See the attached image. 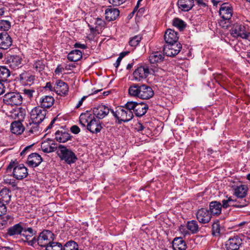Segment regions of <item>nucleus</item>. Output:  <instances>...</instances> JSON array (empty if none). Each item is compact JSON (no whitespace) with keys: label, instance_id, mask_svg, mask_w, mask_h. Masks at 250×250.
Here are the masks:
<instances>
[{"label":"nucleus","instance_id":"nucleus-12","mask_svg":"<svg viewBox=\"0 0 250 250\" xmlns=\"http://www.w3.org/2000/svg\"><path fill=\"white\" fill-rule=\"evenodd\" d=\"M111 110L107 106L101 104L94 107L93 112L94 115L98 119H102L108 115Z\"/></svg>","mask_w":250,"mask_h":250},{"label":"nucleus","instance_id":"nucleus-60","mask_svg":"<svg viewBox=\"0 0 250 250\" xmlns=\"http://www.w3.org/2000/svg\"><path fill=\"white\" fill-rule=\"evenodd\" d=\"M31 147L32 145L25 147L21 152V156H23L26 153V152L28 151L31 148Z\"/></svg>","mask_w":250,"mask_h":250},{"label":"nucleus","instance_id":"nucleus-49","mask_svg":"<svg viewBox=\"0 0 250 250\" xmlns=\"http://www.w3.org/2000/svg\"><path fill=\"white\" fill-rule=\"evenodd\" d=\"M95 23L96 24L95 28L97 31H99V29L101 30L105 25L104 21L99 18L96 19Z\"/></svg>","mask_w":250,"mask_h":250},{"label":"nucleus","instance_id":"nucleus-56","mask_svg":"<svg viewBox=\"0 0 250 250\" xmlns=\"http://www.w3.org/2000/svg\"><path fill=\"white\" fill-rule=\"evenodd\" d=\"M144 128V126L140 122H138L135 125V129L139 132L143 130Z\"/></svg>","mask_w":250,"mask_h":250},{"label":"nucleus","instance_id":"nucleus-18","mask_svg":"<svg viewBox=\"0 0 250 250\" xmlns=\"http://www.w3.org/2000/svg\"><path fill=\"white\" fill-rule=\"evenodd\" d=\"M58 95H66L68 92V86L66 83L62 80H58L53 88Z\"/></svg>","mask_w":250,"mask_h":250},{"label":"nucleus","instance_id":"nucleus-24","mask_svg":"<svg viewBox=\"0 0 250 250\" xmlns=\"http://www.w3.org/2000/svg\"><path fill=\"white\" fill-rule=\"evenodd\" d=\"M178 8L182 11L188 12L194 6L193 0H178L177 2Z\"/></svg>","mask_w":250,"mask_h":250},{"label":"nucleus","instance_id":"nucleus-53","mask_svg":"<svg viewBox=\"0 0 250 250\" xmlns=\"http://www.w3.org/2000/svg\"><path fill=\"white\" fill-rule=\"evenodd\" d=\"M7 211V208L4 203L0 202V216L5 214Z\"/></svg>","mask_w":250,"mask_h":250},{"label":"nucleus","instance_id":"nucleus-27","mask_svg":"<svg viewBox=\"0 0 250 250\" xmlns=\"http://www.w3.org/2000/svg\"><path fill=\"white\" fill-rule=\"evenodd\" d=\"M222 204L218 201H212L209 203V211L211 215H219L221 213Z\"/></svg>","mask_w":250,"mask_h":250},{"label":"nucleus","instance_id":"nucleus-37","mask_svg":"<svg viewBox=\"0 0 250 250\" xmlns=\"http://www.w3.org/2000/svg\"><path fill=\"white\" fill-rule=\"evenodd\" d=\"M10 75V72L8 69L5 66H0V81L6 82Z\"/></svg>","mask_w":250,"mask_h":250},{"label":"nucleus","instance_id":"nucleus-4","mask_svg":"<svg viewBox=\"0 0 250 250\" xmlns=\"http://www.w3.org/2000/svg\"><path fill=\"white\" fill-rule=\"evenodd\" d=\"M13 168V175L18 180H22L28 175L27 169L23 164L17 165L15 162H11L7 168V171H10Z\"/></svg>","mask_w":250,"mask_h":250},{"label":"nucleus","instance_id":"nucleus-21","mask_svg":"<svg viewBox=\"0 0 250 250\" xmlns=\"http://www.w3.org/2000/svg\"><path fill=\"white\" fill-rule=\"evenodd\" d=\"M55 100L51 96H44L39 100V106L45 109L50 108L54 104Z\"/></svg>","mask_w":250,"mask_h":250},{"label":"nucleus","instance_id":"nucleus-1","mask_svg":"<svg viewBox=\"0 0 250 250\" xmlns=\"http://www.w3.org/2000/svg\"><path fill=\"white\" fill-rule=\"evenodd\" d=\"M36 233V231L24 222L20 223L9 227L7 229L6 235L9 236L16 237L17 235L24 237L26 240H28L31 237Z\"/></svg>","mask_w":250,"mask_h":250},{"label":"nucleus","instance_id":"nucleus-23","mask_svg":"<svg viewBox=\"0 0 250 250\" xmlns=\"http://www.w3.org/2000/svg\"><path fill=\"white\" fill-rule=\"evenodd\" d=\"M120 11L118 9L110 6L105 11V19L109 21H114L118 17Z\"/></svg>","mask_w":250,"mask_h":250},{"label":"nucleus","instance_id":"nucleus-42","mask_svg":"<svg viewBox=\"0 0 250 250\" xmlns=\"http://www.w3.org/2000/svg\"><path fill=\"white\" fill-rule=\"evenodd\" d=\"M173 25L177 27L180 31L183 30L186 26L185 22L179 18H175L173 20Z\"/></svg>","mask_w":250,"mask_h":250},{"label":"nucleus","instance_id":"nucleus-7","mask_svg":"<svg viewBox=\"0 0 250 250\" xmlns=\"http://www.w3.org/2000/svg\"><path fill=\"white\" fill-rule=\"evenodd\" d=\"M4 104L10 105H20L22 103V97L18 92H8L3 97Z\"/></svg>","mask_w":250,"mask_h":250},{"label":"nucleus","instance_id":"nucleus-64","mask_svg":"<svg viewBox=\"0 0 250 250\" xmlns=\"http://www.w3.org/2000/svg\"><path fill=\"white\" fill-rule=\"evenodd\" d=\"M28 243L29 245L33 246L34 244L37 243V239H36L35 237H34L32 240L29 241Z\"/></svg>","mask_w":250,"mask_h":250},{"label":"nucleus","instance_id":"nucleus-16","mask_svg":"<svg viewBox=\"0 0 250 250\" xmlns=\"http://www.w3.org/2000/svg\"><path fill=\"white\" fill-rule=\"evenodd\" d=\"M246 27L237 22L235 23V35L237 37L247 40L250 42V33L247 32Z\"/></svg>","mask_w":250,"mask_h":250},{"label":"nucleus","instance_id":"nucleus-25","mask_svg":"<svg viewBox=\"0 0 250 250\" xmlns=\"http://www.w3.org/2000/svg\"><path fill=\"white\" fill-rule=\"evenodd\" d=\"M148 109V106L146 104L137 102L134 113L137 117H142L146 113Z\"/></svg>","mask_w":250,"mask_h":250},{"label":"nucleus","instance_id":"nucleus-34","mask_svg":"<svg viewBox=\"0 0 250 250\" xmlns=\"http://www.w3.org/2000/svg\"><path fill=\"white\" fill-rule=\"evenodd\" d=\"M248 188L245 185H241L235 188V196L238 198H243L247 195Z\"/></svg>","mask_w":250,"mask_h":250},{"label":"nucleus","instance_id":"nucleus-9","mask_svg":"<svg viewBox=\"0 0 250 250\" xmlns=\"http://www.w3.org/2000/svg\"><path fill=\"white\" fill-rule=\"evenodd\" d=\"M47 111L37 106L32 109L30 113L31 120L36 123H41L45 119Z\"/></svg>","mask_w":250,"mask_h":250},{"label":"nucleus","instance_id":"nucleus-38","mask_svg":"<svg viewBox=\"0 0 250 250\" xmlns=\"http://www.w3.org/2000/svg\"><path fill=\"white\" fill-rule=\"evenodd\" d=\"M11 116L12 118L18 119V121L22 122L23 121L25 116V111L22 110L21 109H18L14 110L12 113Z\"/></svg>","mask_w":250,"mask_h":250},{"label":"nucleus","instance_id":"nucleus-8","mask_svg":"<svg viewBox=\"0 0 250 250\" xmlns=\"http://www.w3.org/2000/svg\"><path fill=\"white\" fill-rule=\"evenodd\" d=\"M53 233L48 230H44L40 233L37 238L38 244L42 247H46L53 240Z\"/></svg>","mask_w":250,"mask_h":250},{"label":"nucleus","instance_id":"nucleus-11","mask_svg":"<svg viewBox=\"0 0 250 250\" xmlns=\"http://www.w3.org/2000/svg\"><path fill=\"white\" fill-rule=\"evenodd\" d=\"M146 65L140 66L136 68L133 73L134 79L137 81H141L147 78L149 74H151V71Z\"/></svg>","mask_w":250,"mask_h":250},{"label":"nucleus","instance_id":"nucleus-62","mask_svg":"<svg viewBox=\"0 0 250 250\" xmlns=\"http://www.w3.org/2000/svg\"><path fill=\"white\" fill-rule=\"evenodd\" d=\"M74 46H75V47L80 48H82V49H85V48H86V45H85L84 44H81V43H76L75 44Z\"/></svg>","mask_w":250,"mask_h":250},{"label":"nucleus","instance_id":"nucleus-31","mask_svg":"<svg viewBox=\"0 0 250 250\" xmlns=\"http://www.w3.org/2000/svg\"><path fill=\"white\" fill-rule=\"evenodd\" d=\"M9 62L10 67L14 69L19 68L21 66L22 59L19 56H11L9 59Z\"/></svg>","mask_w":250,"mask_h":250},{"label":"nucleus","instance_id":"nucleus-46","mask_svg":"<svg viewBox=\"0 0 250 250\" xmlns=\"http://www.w3.org/2000/svg\"><path fill=\"white\" fill-rule=\"evenodd\" d=\"M90 119V116L89 114H84L81 115L80 117V124L83 126H85V124H88V122Z\"/></svg>","mask_w":250,"mask_h":250},{"label":"nucleus","instance_id":"nucleus-14","mask_svg":"<svg viewBox=\"0 0 250 250\" xmlns=\"http://www.w3.org/2000/svg\"><path fill=\"white\" fill-rule=\"evenodd\" d=\"M87 129L92 133L100 132L102 128L100 121L93 116L90 117V119L87 124Z\"/></svg>","mask_w":250,"mask_h":250},{"label":"nucleus","instance_id":"nucleus-20","mask_svg":"<svg viewBox=\"0 0 250 250\" xmlns=\"http://www.w3.org/2000/svg\"><path fill=\"white\" fill-rule=\"evenodd\" d=\"M178 39V33L174 30L168 29L165 32L164 39L167 43L177 42Z\"/></svg>","mask_w":250,"mask_h":250},{"label":"nucleus","instance_id":"nucleus-30","mask_svg":"<svg viewBox=\"0 0 250 250\" xmlns=\"http://www.w3.org/2000/svg\"><path fill=\"white\" fill-rule=\"evenodd\" d=\"M25 129L21 122L17 121L13 122L11 125V132L17 135L21 134Z\"/></svg>","mask_w":250,"mask_h":250},{"label":"nucleus","instance_id":"nucleus-29","mask_svg":"<svg viewBox=\"0 0 250 250\" xmlns=\"http://www.w3.org/2000/svg\"><path fill=\"white\" fill-rule=\"evenodd\" d=\"M164 59V55L162 52L156 51L150 54L149 61L151 63H156L162 62Z\"/></svg>","mask_w":250,"mask_h":250},{"label":"nucleus","instance_id":"nucleus-10","mask_svg":"<svg viewBox=\"0 0 250 250\" xmlns=\"http://www.w3.org/2000/svg\"><path fill=\"white\" fill-rule=\"evenodd\" d=\"M182 48V45L179 42L167 43L164 45L163 51L168 57H174L177 55Z\"/></svg>","mask_w":250,"mask_h":250},{"label":"nucleus","instance_id":"nucleus-58","mask_svg":"<svg viewBox=\"0 0 250 250\" xmlns=\"http://www.w3.org/2000/svg\"><path fill=\"white\" fill-rule=\"evenodd\" d=\"M23 91L24 93L30 98L32 97L33 93L35 92L34 90L31 89H24Z\"/></svg>","mask_w":250,"mask_h":250},{"label":"nucleus","instance_id":"nucleus-3","mask_svg":"<svg viewBox=\"0 0 250 250\" xmlns=\"http://www.w3.org/2000/svg\"><path fill=\"white\" fill-rule=\"evenodd\" d=\"M233 14V8L230 4L227 3H223L219 9V15L222 20L219 24L223 28L228 29L230 25L229 21Z\"/></svg>","mask_w":250,"mask_h":250},{"label":"nucleus","instance_id":"nucleus-54","mask_svg":"<svg viewBox=\"0 0 250 250\" xmlns=\"http://www.w3.org/2000/svg\"><path fill=\"white\" fill-rule=\"evenodd\" d=\"M70 130L73 133L77 134L80 132V129L77 125H74L71 127Z\"/></svg>","mask_w":250,"mask_h":250},{"label":"nucleus","instance_id":"nucleus-52","mask_svg":"<svg viewBox=\"0 0 250 250\" xmlns=\"http://www.w3.org/2000/svg\"><path fill=\"white\" fill-rule=\"evenodd\" d=\"M108 1L113 6H119L125 3L126 0H108Z\"/></svg>","mask_w":250,"mask_h":250},{"label":"nucleus","instance_id":"nucleus-51","mask_svg":"<svg viewBox=\"0 0 250 250\" xmlns=\"http://www.w3.org/2000/svg\"><path fill=\"white\" fill-rule=\"evenodd\" d=\"M243 244L242 242V239L239 236H235V250H237L240 247H242Z\"/></svg>","mask_w":250,"mask_h":250},{"label":"nucleus","instance_id":"nucleus-15","mask_svg":"<svg viewBox=\"0 0 250 250\" xmlns=\"http://www.w3.org/2000/svg\"><path fill=\"white\" fill-rule=\"evenodd\" d=\"M12 44V39L6 32L0 33V49L6 50Z\"/></svg>","mask_w":250,"mask_h":250},{"label":"nucleus","instance_id":"nucleus-13","mask_svg":"<svg viewBox=\"0 0 250 250\" xmlns=\"http://www.w3.org/2000/svg\"><path fill=\"white\" fill-rule=\"evenodd\" d=\"M196 218L200 223L206 224L210 221L211 215L208 210L202 208L196 212Z\"/></svg>","mask_w":250,"mask_h":250},{"label":"nucleus","instance_id":"nucleus-55","mask_svg":"<svg viewBox=\"0 0 250 250\" xmlns=\"http://www.w3.org/2000/svg\"><path fill=\"white\" fill-rule=\"evenodd\" d=\"M64 69V67H63L61 64H59L58 65L54 72L56 74L59 75L62 73Z\"/></svg>","mask_w":250,"mask_h":250},{"label":"nucleus","instance_id":"nucleus-44","mask_svg":"<svg viewBox=\"0 0 250 250\" xmlns=\"http://www.w3.org/2000/svg\"><path fill=\"white\" fill-rule=\"evenodd\" d=\"M11 27V22L6 20L0 21V28L4 31H7Z\"/></svg>","mask_w":250,"mask_h":250},{"label":"nucleus","instance_id":"nucleus-32","mask_svg":"<svg viewBox=\"0 0 250 250\" xmlns=\"http://www.w3.org/2000/svg\"><path fill=\"white\" fill-rule=\"evenodd\" d=\"M10 200V190L7 188H3L0 191V202L4 204H8Z\"/></svg>","mask_w":250,"mask_h":250},{"label":"nucleus","instance_id":"nucleus-41","mask_svg":"<svg viewBox=\"0 0 250 250\" xmlns=\"http://www.w3.org/2000/svg\"><path fill=\"white\" fill-rule=\"evenodd\" d=\"M46 250H62V246L60 243L55 242L52 241L46 247Z\"/></svg>","mask_w":250,"mask_h":250},{"label":"nucleus","instance_id":"nucleus-57","mask_svg":"<svg viewBox=\"0 0 250 250\" xmlns=\"http://www.w3.org/2000/svg\"><path fill=\"white\" fill-rule=\"evenodd\" d=\"M2 218L5 219V220L7 222V223L8 224H10L12 223V222L13 221V217L10 215H7L4 216H2Z\"/></svg>","mask_w":250,"mask_h":250},{"label":"nucleus","instance_id":"nucleus-40","mask_svg":"<svg viewBox=\"0 0 250 250\" xmlns=\"http://www.w3.org/2000/svg\"><path fill=\"white\" fill-rule=\"evenodd\" d=\"M62 250H79L78 245L74 241H69L64 245Z\"/></svg>","mask_w":250,"mask_h":250},{"label":"nucleus","instance_id":"nucleus-39","mask_svg":"<svg viewBox=\"0 0 250 250\" xmlns=\"http://www.w3.org/2000/svg\"><path fill=\"white\" fill-rule=\"evenodd\" d=\"M234 206V200L231 196H226L225 198L222 200V207L224 208Z\"/></svg>","mask_w":250,"mask_h":250},{"label":"nucleus","instance_id":"nucleus-33","mask_svg":"<svg viewBox=\"0 0 250 250\" xmlns=\"http://www.w3.org/2000/svg\"><path fill=\"white\" fill-rule=\"evenodd\" d=\"M82 57V53L79 50H72L67 55V59L71 62H77Z\"/></svg>","mask_w":250,"mask_h":250},{"label":"nucleus","instance_id":"nucleus-50","mask_svg":"<svg viewBox=\"0 0 250 250\" xmlns=\"http://www.w3.org/2000/svg\"><path fill=\"white\" fill-rule=\"evenodd\" d=\"M137 102H128L125 104V107H124L126 110H133L134 111L135 109V106L136 105Z\"/></svg>","mask_w":250,"mask_h":250},{"label":"nucleus","instance_id":"nucleus-36","mask_svg":"<svg viewBox=\"0 0 250 250\" xmlns=\"http://www.w3.org/2000/svg\"><path fill=\"white\" fill-rule=\"evenodd\" d=\"M40 123H36L32 121H30L28 124H27L26 130L30 133H37L39 130V125Z\"/></svg>","mask_w":250,"mask_h":250},{"label":"nucleus","instance_id":"nucleus-59","mask_svg":"<svg viewBox=\"0 0 250 250\" xmlns=\"http://www.w3.org/2000/svg\"><path fill=\"white\" fill-rule=\"evenodd\" d=\"M8 224L7 222L2 218V216H0V229H2L3 228L4 226Z\"/></svg>","mask_w":250,"mask_h":250},{"label":"nucleus","instance_id":"nucleus-26","mask_svg":"<svg viewBox=\"0 0 250 250\" xmlns=\"http://www.w3.org/2000/svg\"><path fill=\"white\" fill-rule=\"evenodd\" d=\"M172 246L174 250H186L187 248L185 241L180 237H176L173 240Z\"/></svg>","mask_w":250,"mask_h":250},{"label":"nucleus","instance_id":"nucleus-43","mask_svg":"<svg viewBox=\"0 0 250 250\" xmlns=\"http://www.w3.org/2000/svg\"><path fill=\"white\" fill-rule=\"evenodd\" d=\"M33 66L37 71L41 72L44 69L45 64L43 60H38L34 62Z\"/></svg>","mask_w":250,"mask_h":250},{"label":"nucleus","instance_id":"nucleus-63","mask_svg":"<svg viewBox=\"0 0 250 250\" xmlns=\"http://www.w3.org/2000/svg\"><path fill=\"white\" fill-rule=\"evenodd\" d=\"M5 86L4 83L0 82V95L2 94L5 91Z\"/></svg>","mask_w":250,"mask_h":250},{"label":"nucleus","instance_id":"nucleus-45","mask_svg":"<svg viewBox=\"0 0 250 250\" xmlns=\"http://www.w3.org/2000/svg\"><path fill=\"white\" fill-rule=\"evenodd\" d=\"M142 39V37L140 35H137L133 37L129 41V43L130 46L136 47L137 46Z\"/></svg>","mask_w":250,"mask_h":250},{"label":"nucleus","instance_id":"nucleus-47","mask_svg":"<svg viewBox=\"0 0 250 250\" xmlns=\"http://www.w3.org/2000/svg\"><path fill=\"white\" fill-rule=\"evenodd\" d=\"M227 250H234V240L233 237H230L226 242Z\"/></svg>","mask_w":250,"mask_h":250},{"label":"nucleus","instance_id":"nucleus-61","mask_svg":"<svg viewBox=\"0 0 250 250\" xmlns=\"http://www.w3.org/2000/svg\"><path fill=\"white\" fill-rule=\"evenodd\" d=\"M86 98V96L83 97L81 98V99L79 101L78 104L76 105L75 108H79L82 105L83 102L85 100Z\"/></svg>","mask_w":250,"mask_h":250},{"label":"nucleus","instance_id":"nucleus-17","mask_svg":"<svg viewBox=\"0 0 250 250\" xmlns=\"http://www.w3.org/2000/svg\"><path fill=\"white\" fill-rule=\"evenodd\" d=\"M58 147L57 144L54 141L50 139H46L42 143L41 148L45 153H50L56 151Z\"/></svg>","mask_w":250,"mask_h":250},{"label":"nucleus","instance_id":"nucleus-5","mask_svg":"<svg viewBox=\"0 0 250 250\" xmlns=\"http://www.w3.org/2000/svg\"><path fill=\"white\" fill-rule=\"evenodd\" d=\"M58 148L60 150L58 156L61 160H64L67 164L74 163L77 160L75 154L71 150L67 149L64 146L59 145Z\"/></svg>","mask_w":250,"mask_h":250},{"label":"nucleus","instance_id":"nucleus-19","mask_svg":"<svg viewBox=\"0 0 250 250\" xmlns=\"http://www.w3.org/2000/svg\"><path fill=\"white\" fill-rule=\"evenodd\" d=\"M20 82L24 85H31L34 83L35 76L30 71H23L19 76Z\"/></svg>","mask_w":250,"mask_h":250},{"label":"nucleus","instance_id":"nucleus-2","mask_svg":"<svg viewBox=\"0 0 250 250\" xmlns=\"http://www.w3.org/2000/svg\"><path fill=\"white\" fill-rule=\"evenodd\" d=\"M128 91L130 96L143 100L149 99L154 95L152 87L146 84L134 83L129 86Z\"/></svg>","mask_w":250,"mask_h":250},{"label":"nucleus","instance_id":"nucleus-22","mask_svg":"<svg viewBox=\"0 0 250 250\" xmlns=\"http://www.w3.org/2000/svg\"><path fill=\"white\" fill-rule=\"evenodd\" d=\"M41 156L37 153H32L29 155L27 164L29 166L34 167L38 166L42 162Z\"/></svg>","mask_w":250,"mask_h":250},{"label":"nucleus","instance_id":"nucleus-35","mask_svg":"<svg viewBox=\"0 0 250 250\" xmlns=\"http://www.w3.org/2000/svg\"><path fill=\"white\" fill-rule=\"evenodd\" d=\"M187 227L188 229L192 234L197 233L199 230L198 223L195 220L188 221L187 224Z\"/></svg>","mask_w":250,"mask_h":250},{"label":"nucleus","instance_id":"nucleus-48","mask_svg":"<svg viewBox=\"0 0 250 250\" xmlns=\"http://www.w3.org/2000/svg\"><path fill=\"white\" fill-rule=\"evenodd\" d=\"M220 225L219 221H216L212 225V233L213 235L220 233Z\"/></svg>","mask_w":250,"mask_h":250},{"label":"nucleus","instance_id":"nucleus-28","mask_svg":"<svg viewBox=\"0 0 250 250\" xmlns=\"http://www.w3.org/2000/svg\"><path fill=\"white\" fill-rule=\"evenodd\" d=\"M70 134L62 130H58L55 133V139L60 143H65L70 140Z\"/></svg>","mask_w":250,"mask_h":250},{"label":"nucleus","instance_id":"nucleus-6","mask_svg":"<svg viewBox=\"0 0 250 250\" xmlns=\"http://www.w3.org/2000/svg\"><path fill=\"white\" fill-rule=\"evenodd\" d=\"M113 115L118 120V123H121L122 122H127L130 121L133 117V114L131 110H126L123 107H119L116 108L115 111L111 110Z\"/></svg>","mask_w":250,"mask_h":250}]
</instances>
